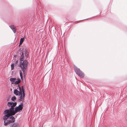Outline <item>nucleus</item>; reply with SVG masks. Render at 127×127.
Here are the masks:
<instances>
[{
    "label": "nucleus",
    "instance_id": "obj_1",
    "mask_svg": "<svg viewBox=\"0 0 127 127\" xmlns=\"http://www.w3.org/2000/svg\"><path fill=\"white\" fill-rule=\"evenodd\" d=\"M17 103L12 102H8L7 103V105L9 107H10L9 109L5 110L3 114L4 115L3 117V119L4 120V125L7 126L10 123L14 122L15 119L14 117L11 116L10 117L11 113L14 109V107L16 106Z\"/></svg>",
    "mask_w": 127,
    "mask_h": 127
},
{
    "label": "nucleus",
    "instance_id": "obj_2",
    "mask_svg": "<svg viewBox=\"0 0 127 127\" xmlns=\"http://www.w3.org/2000/svg\"><path fill=\"white\" fill-rule=\"evenodd\" d=\"M22 55L21 56L20 58V60L21 62H20V64L19 66L21 67V70L23 73L24 76V77L26 75L25 73L28 68L29 62L26 60H25L23 62H22L23 61L24 57V54L22 51Z\"/></svg>",
    "mask_w": 127,
    "mask_h": 127
},
{
    "label": "nucleus",
    "instance_id": "obj_3",
    "mask_svg": "<svg viewBox=\"0 0 127 127\" xmlns=\"http://www.w3.org/2000/svg\"><path fill=\"white\" fill-rule=\"evenodd\" d=\"M23 107V103L19 105L18 106L16 107L13 111L11 113V114L9 117L11 116H12L14 115L15 114L22 110Z\"/></svg>",
    "mask_w": 127,
    "mask_h": 127
},
{
    "label": "nucleus",
    "instance_id": "obj_4",
    "mask_svg": "<svg viewBox=\"0 0 127 127\" xmlns=\"http://www.w3.org/2000/svg\"><path fill=\"white\" fill-rule=\"evenodd\" d=\"M74 70L77 75L83 78L84 76L83 73L80 69L76 66H74Z\"/></svg>",
    "mask_w": 127,
    "mask_h": 127
},
{
    "label": "nucleus",
    "instance_id": "obj_5",
    "mask_svg": "<svg viewBox=\"0 0 127 127\" xmlns=\"http://www.w3.org/2000/svg\"><path fill=\"white\" fill-rule=\"evenodd\" d=\"M20 95V96L18 100L19 101H23L24 100V98L25 95V94L23 90L22 94H21Z\"/></svg>",
    "mask_w": 127,
    "mask_h": 127
},
{
    "label": "nucleus",
    "instance_id": "obj_6",
    "mask_svg": "<svg viewBox=\"0 0 127 127\" xmlns=\"http://www.w3.org/2000/svg\"><path fill=\"white\" fill-rule=\"evenodd\" d=\"M18 86L19 88V90L20 91L19 92H20V94H22L23 90H24H24L23 86H22L21 87L19 85H18Z\"/></svg>",
    "mask_w": 127,
    "mask_h": 127
},
{
    "label": "nucleus",
    "instance_id": "obj_7",
    "mask_svg": "<svg viewBox=\"0 0 127 127\" xmlns=\"http://www.w3.org/2000/svg\"><path fill=\"white\" fill-rule=\"evenodd\" d=\"M14 94L17 95H20L21 94H20V92L18 91L17 89H15L14 92Z\"/></svg>",
    "mask_w": 127,
    "mask_h": 127
},
{
    "label": "nucleus",
    "instance_id": "obj_8",
    "mask_svg": "<svg viewBox=\"0 0 127 127\" xmlns=\"http://www.w3.org/2000/svg\"><path fill=\"white\" fill-rule=\"evenodd\" d=\"M10 80L12 84H15V81L16 80V79L15 78H11L10 79Z\"/></svg>",
    "mask_w": 127,
    "mask_h": 127
},
{
    "label": "nucleus",
    "instance_id": "obj_9",
    "mask_svg": "<svg viewBox=\"0 0 127 127\" xmlns=\"http://www.w3.org/2000/svg\"><path fill=\"white\" fill-rule=\"evenodd\" d=\"M9 27L12 30L14 33H15L16 32V31L15 28L14 27V26L12 25H10L9 26Z\"/></svg>",
    "mask_w": 127,
    "mask_h": 127
},
{
    "label": "nucleus",
    "instance_id": "obj_10",
    "mask_svg": "<svg viewBox=\"0 0 127 127\" xmlns=\"http://www.w3.org/2000/svg\"><path fill=\"white\" fill-rule=\"evenodd\" d=\"M17 80L15 81V84H18L21 82V80L19 78H17Z\"/></svg>",
    "mask_w": 127,
    "mask_h": 127
},
{
    "label": "nucleus",
    "instance_id": "obj_11",
    "mask_svg": "<svg viewBox=\"0 0 127 127\" xmlns=\"http://www.w3.org/2000/svg\"><path fill=\"white\" fill-rule=\"evenodd\" d=\"M20 75V76L21 79L22 80H23V74L22 72L21 71H19Z\"/></svg>",
    "mask_w": 127,
    "mask_h": 127
},
{
    "label": "nucleus",
    "instance_id": "obj_12",
    "mask_svg": "<svg viewBox=\"0 0 127 127\" xmlns=\"http://www.w3.org/2000/svg\"><path fill=\"white\" fill-rule=\"evenodd\" d=\"M25 56L27 58L29 57V53L28 52H27L26 51L25 54Z\"/></svg>",
    "mask_w": 127,
    "mask_h": 127
},
{
    "label": "nucleus",
    "instance_id": "obj_13",
    "mask_svg": "<svg viewBox=\"0 0 127 127\" xmlns=\"http://www.w3.org/2000/svg\"><path fill=\"white\" fill-rule=\"evenodd\" d=\"M16 99V97L15 96H14L12 97L11 99L13 101H14Z\"/></svg>",
    "mask_w": 127,
    "mask_h": 127
},
{
    "label": "nucleus",
    "instance_id": "obj_14",
    "mask_svg": "<svg viewBox=\"0 0 127 127\" xmlns=\"http://www.w3.org/2000/svg\"><path fill=\"white\" fill-rule=\"evenodd\" d=\"M14 64H12L11 65V69L12 70L14 69Z\"/></svg>",
    "mask_w": 127,
    "mask_h": 127
},
{
    "label": "nucleus",
    "instance_id": "obj_15",
    "mask_svg": "<svg viewBox=\"0 0 127 127\" xmlns=\"http://www.w3.org/2000/svg\"><path fill=\"white\" fill-rule=\"evenodd\" d=\"M24 37H23V38H21V39H20V42L23 43L24 41Z\"/></svg>",
    "mask_w": 127,
    "mask_h": 127
},
{
    "label": "nucleus",
    "instance_id": "obj_16",
    "mask_svg": "<svg viewBox=\"0 0 127 127\" xmlns=\"http://www.w3.org/2000/svg\"><path fill=\"white\" fill-rule=\"evenodd\" d=\"M22 43L20 42L19 45V46H20V45H21Z\"/></svg>",
    "mask_w": 127,
    "mask_h": 127
},
{
    "label": "nucleus",
    "instance_id": "obj_17",
    "mask_svg": "<svg viewBox=\"0 0 127 127\" xmlns=\"http://www.w3.org/2000/svg\"><path fill=\"white\" fill-rule=\"evenodd\" d=\"M9 100V98H7L6 99V100L7 101H8Z\"/></svg>",
    "mask_w": 127,
    "mask_h": 127
},
{
    "label": "nucleus",
    "instance_id": "obj_18",
    "mask_svg": "<svg viewBox=\"0 0 127 127\" xmlns=\"http://www.w3.org/2000/svg\"><path fill=\"white\" fill-rule=\"evenodd\" d=\"M17 63H18V61H17H17H16V63H15V64H17Z\"/></svg>",
    "mask_w": 127,
    "mask_h": 127
},
{
    "label": "nucleus",
    "instance_id": "obj_19",
    "mask_svg": "<svg viewBox=\"0 0 127 127\" xmlns=\"http://www.w3.org/2000/svg\"><path fill=\"white\" fill-rule=\"evenodd\" d=\"M18 89V87H17V89Z\"/></svg>",
    "mask_w": 127,
    "mask_h": 127
}]
</instances>
